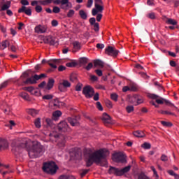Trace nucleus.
Segmentation results:
<instances>
[{"mask_svg": "<svg viewBox=\"0 0 179 179\" xmlns=\"http://www.w3.org/2000/svg\"><path fill=\"white\" fill-rule=\"evenodd\" d=\"M110 156L108 150L100 149L91 154H89L88 159L86 161L87 167H90L93 163L101 164V166H107V157Z\"/></svg>", "mask_w": 179, "mask_h": 179, "instance_id": "1", "label": "nucleus"}, {"mask_svg": "<svg viewBox=\"0 0 179 179\" xmlns=\"http://www.w3.org/2000/svg\"><path fill=\"white\" fill-rule=\"evenodd\" d=\"M42 152H44V146L37 141L31 142V145L28 150V155L31 159H34L41 156Z\"/></svg>", "mask_w": 179, "mask_h": 179, "instance_id": "2", "label": "nucleus"}, {"mask_svg": "<svg viewBox=\"0 0 179 179\" xmlns=\"http://www.w3.org/2000/svg\"><path fill=\"white\" fill-rule=\"evenodd\" d=\"M45 3H54L55 5H59L61 3V8L66 10L69 8H72V3H69V0H46L43 1V4Z\"/></svg>", "mask_w": 179, "mask_h": 179, "instance_id": "3", "label": "nucleus"}, {"mask_svg": "<svg viewBox=\"0 0 179 179\" xmlns=\"http://www.w3.org/2000/svg\"><path fill=\"white\" fill-rule=\"evenodd\" d=\"M57 169L58 166L54 162H45L43 164V170L48 174H55Z\"/></svg>", "mask_w": 179, "mask_h": 179, "instance_id": "4", "label": "nucleus"}, {"mask_svg": "<svg viewBox=\"0 0 179 179\" xmlns=\"http://www.w3.org/2000/svg\"><path fill=\"white\" fill-rule=\"evenodd\" d=\"M50 138H55L56 142H57V146L59 148H64L65 146V136L58 134L56 132L52 131L49 134Z\"/></svg>", "mask_w": 179, "mask_h": 179, "instance_id": "5", "label": "nucleus"}, {"mask_svg": "<svg viewBox=\"0 0 179 179\" xmlns=\"http://www.w3.org/2000/svg\"><path fill=\"white\" fill-rule=\"evenodd\" d=\"M22 8L18 9V13H25L27 16H31V8H27L29 5V0H20Z\"/></svg>", "mask_w": 179, "mask_h": 179, "instance_id": "6", "label": "nucleus"}, {"mask_svg": "<svg viewBox=\"0 0 179 179\" xmlns=\"http://www.w3.org/2000/svg\"><path fill=\"white\" fill-rule=\"evenodd\" d=\"M149 97L150 99H152V100H156V103H157V104H164V103L165 102L166 106H168L169 107H171V108L174 107L173 103L167 99H164L163 98H160L159 99H157L160 96H159L157 94H150Z\"/></svg>", "mask_w": 179, "mask_h": 179, "instance_id": "7", "label": "nucleus"}, {"mask_svg": "<svg viewBox=\"0 0 179 179\" xmlns=\"http://www.w3.org/2000/svg\"><path fill=\"white\" fill-rule=\"evenodd\" d=\"M47 0H33L31 1V6H36L35 10L36 13H41L43 12V7L40 5H43V6H47V5H50L51 3H46L44 4ZM40 3V5H38Z\"/></svg>", "mask_w": 179, "mask_h": 179, "instance_id": "8", "label": "nucleus"}, {"mask_svg": "<svg viewBox=\"0 0 179 179\" xmlns=\"http://www.w3.org/2000/svg\"><path fill=\"white\" fill-rule=\"evenodd\" d=\"M11 146L13 148V152H19L20 149L27 148V141L20 142V141L15 140L12 142Z\"/></svg>", "mask_w": 179, "mask_h": 179, "instance_id": "9", "label": "nucleus"}, {"mask_svg": "<svg viewBox=\"0 0 179 179\" xmlns=\"http://www.w3.org/2000/svg\"><path fill=\"white\" fill-rule=\"evenodd\" d=\"M113 161L116 163H127V156L122 152H117L113 155Z\"/></svg>", "mask_w": 179, "mask_h": 179, "instance_id": "10", "label": "nucleus"}, {"mask_svg": "<svg viewBox=\"0 0 179 179\" xmlns=\"http://www.w3.org/2000/svg\"><path fill=\"white\" fill-rule=\"evenodd\" d=\"M83 94L85 96L86 99H92L94 96V89L90 85H87L83 89Z\"/></svg>", "mask_w": 179, "mask_h": 179, "instance_id": "11", "label": "nucleus"}, {"mask_svg": "<svg viewBox=\"0 0 179 179\" xmlns=\"http://www.w3.org/2000/svg\"><path fill=\"white\" fill-rule=\"evenodd\" d=\"M105 54L110 57H113V58H117V57H118V54H120V50L115 49V48L113 46H108L105 49Z\"/></svg>", "mask_w": 179, "mask_h": 179, "instance_id": "12", "label": "nucleus"}, {"mask_svg": "<svg viewBox=\"0 0 179 179\" xmlns=\"http://www.w3.org/2000/svg\"><path fill=\"white\" fill-rule=\"evenodd\" d=\"M43 41L45 44H49L50 45H58V39L52 36L44 37Z\"/></svg>", "mask_w": 179, "mask_h": 179, "instance_id": "13", "label": "nucleus"}, {"mask_svg": "<svg viewBox=\"0 0 179 179\" xmlns=\"http://www.w3.org/2000/svg\"><path fill=\"white\" fill-rule=\"evenodd\" d=\"M57 129L59 132H68L70 129L68 123L65 121H62L57 125Z\"/></svg>", "mask_w": 179, "mask_h": 179, "instance_id": "14", "label": "nucleus"}, {"mask_svg": "<svg viewBox=\"0 0 179 179\" xmlns=\"http://www.w3.org/2000/svg\"><path fill=\"white\" fill-rule=\"evenodd\" d=\"M47 25H37L34 30L35 33H37L38 34H43V33H46L47 32Z\"/></svg>", "mask_w": 179, "mask_h": 179, "instance_id": "15", "label": "nucleus"}, {"mask_svg": "<svg viewBox=\"0 0 179 179\" xmlns=\"http://www.w3.org/2000/svg\"><path fill=\"white\" fill-rule=\"evenodd\" d=\"M80 120V116H76L74 118L68 117L67 121L72 127H76L79 125V120Z\"/></svg>", "mask_w": 179, "mask_h": 179, "instance_id": "16", "label": "nucleus"}, {"mask_svg": "<svg viewBox=\"0 0 179 179\" xmlns=\"http://www.w3.org/2000/svg\"><path fill=\"white\" fill-rule=\"evenodd\" d=\"M61 62V59H52L48 61V65L53 69H57V64Z\"/></svg>", "mask_w": 179, "mask_h": 179, "instance_id": "17", "label": "nucleus"}, {"mask_svg": "<svg viewBox=\"0 0 179 179\" xmlns=\"http://www.w3.org/2000/svg\"><path fill=\"white\" fill-rule=\"evenodd\" d=\"M101 120L105 125L107 124H111V117L106 113L103 114Z\"/></svg>", "mask_w": 179, "mask_h": 179, "instance_id": "18", "label": "nucleus"}, {"mask_svg": "<svg viewBox=\"0 0 179 179\" xmlns=\"http://www.w3.org/2000/svg\"><path fill=\"white\" fill-rule=\"evenodd\" d=\"M94 6L96 9H99V10L104 9V3L103 0H94Z\"/></svg>", "mask_w": 179, "mask_h": 179, "instance_id": "19", "label": "nucleus"}, {"mask_svg": "<svg viewBox=\"0 0 179 179\" xmlns=\"http://www.w3.org/2000/svg\"><path fill=\"white\" fill-rule=\"evenodd\" d=\"M24 85H36L37 83V80L34 78V76L27 78L23 82Z\"/></svg>", "mask_w": 179, "mask_h": 179, "instance_id": "20", "label": "nucleus"}, {"mask_svg": "<svg viewBox=\"0 0 179 179\" xmlns=\"http://www.w3.org/2000/svg\"><path fill=\"white\" fill-rule=\"evenodd\" d=\"M8 148H9V143L8 141L5 139H2L0 142V151L5 150L6 149H8Z\"/></svg>", "mask_w": 179, "mask_h": 179, "instance_id": "21", "label": "nucleus"}, {"mask_svg": "<svg viewBox=\"0 0 179 179\" xmlns=\"http://www.w3.org/2000/svg\"><path fill=\"white\" fill-rule=\"evenodd\" d=\"M108 173L120 176V169L115 167L110 166Z\"/></svg>", "mask_w": 179, "mask_h": 179, "instance_id": "22", "label": "nucleus"}, {"mask_svg": "<svg viewBox=\"0 0 179 179\" xmlns=\"http://www.w3.org/2000/svg\"><path fill=\"white\" fill-rule=\"evenodd\" d=\"M52 101L53 103V107H55V108H59L61 106H64V104H65L64 102L59 101L58 98L53 99Z\"/></svg>", "mask_w": 179, "mask_h": 179, "instance_id": "23", "label": "nucleus"}, {"mask_svg": "<svg viewBox=\"0 0 179 179\" xmlns=\"http://www.w3.org/2000/svg\"><path fill=\"white\" fill-rule=\"evenodd\" d=\"M131 165H128L122 169H119V176H124V174L129 173V171L131 170Z\"/></svg>", "mask_w": 179, "mask_h": 179, "instance_id": "24", "label": "nucleus"}, {"mask_svg": "<svg viewBox=\"0 0 179 179\" xmlns=\"http://www.w3.org/2000/svg\"><path fill=\"white\" fill-rule=\"evenodd\" d=\"M55 83V80L54 78H49L47 84V90H51L54 87V84Z\"/></svg>", "mask_w": 179, "mask_h": 179, "instance_id": "25", "label": "nucleus"}, {"mask_svg": "<svg viewBox=\"0 0 179 179\" xmlns=\"http://www.w3.org/2000/svg\"><path fill=\"white\" fill-rule=\"evenodd\" d=\"M166 20L165 21V23L166 24H171L172 26H177V20L173 19V18H167V17H165Z\"/></svg>", "mask_w": 179, "mask_h": 179, "instance_id": "26", "label": "nucleus"}, {"mask_svg": "<svg viewBox=\"0 0 179 179\" xmlns=\"http://www.w3.org/2000/svg\"><path fill=\"white\" fill-rule=\"evenodd\" d=\"M61 115H62V112H61L60 110H56L52 113V120H55V121H57V120H58V118H59V117H61Z\"/></svg>", "mask_w": 179, "mask_h": 179, "instance_id": "27", "label": "nucleus"}, {"mask_svg": "<svg viewBox=\"0 0 179 179\" xmlns=\"http://www.w3.org/2000/svg\"><path fill=\"white\" fill-rule=\"evenodd\" d=\"M22 90H25V92H29L31 93V94H36L37 92L34 91V87H24L22 88Z\"/></svg>", "mask_w": 179, "mask_h": 179, "instance_id": "28", "label": "nucleus"}, {"mask_svg": "<svg viewBox=\"0 0 179 179\" xmlns=\"http://www.w3.org/2000/svg\"><path fill=\"white\" fill-rule=\"evenodd\" d=\"M10 8V1H7L6 4L1 6L0 12L8 10Z\"/></svg>", "mask_w": 179, "mask_h": 179, "instance_id": "29", "label": "nucleus"}, {"mask_svg": "<svg viewBox=\"0 0 179 179\" xmlns=\"http://www.w3.org/2000/svg\"><path fill=\"white\" fill-rule=\"evenodd\" d=\"M134 135L136 138H143V137H145V133H143V131H139V130L134 131Z\"/></svg>", "mask_w": 179, "mask_h": 179, "instance_id": "30", "label": "nucleus"}, {"mask_svg": "<svg viewBox=\"0 0 179 179\" xmlns=\"http://www.w3.org/2000/svg\"><path fill=\"white\" fill-rule=\"evenodd\" d=\"M94 66H101V68L104 67V62L100 59H96L94 61Z\"/></svg>", "mask_w": 179, "mask_h": 179, "instance_id": "31", "label": "nucleus"}, {"mask_svg": "<svg viewBox=\"0 0 179 179\" xmlns=\"http://www.w3.org/2000/svg\"><path fill=\"white\" fill-rule=\"evenodd\" d=\"M10 43L8 40H6L0 43V50H5L8 45H10Z\"/></svg>", "mask_w": 179, "mask_h": 179, "instance_id": "32", "label": "nucleus"}, {"mask_svg": "<svg viewBox=\"0 0 179 179\" xmlns=\"http://www.w3.org/2000/svg\"><path fill=\"white\" fill-rule=\"evenodd\" d=\"M20 96L22 97V99L26 100V101H30V96H29V94L26 92H22L20 94Z\"/></svg>", "mask_w": 179, "mask_h": 179, "instance_id": "33", "label": "nucleus"}, {"mask_svg": "<svg viewBox=\"0 0 179 179\" xmlns=\"http://www.w3.org/2000/svg\"><path fill=\"white\" fill-rule=\"evenodd\" d=\"M78 62L80 65H86L89 62V59L87 57H81L79 59Z\"/></svg>", "mask_w": 179, "mask_h": 179, "instance_id": "34", "label": "nucleus"}, {"mask_svg": "<svg viewBox=\"0 0 179 179\" xmlns=\"http://www.w3.org/2000/svg\"><path fill=\"white\" fill-rule=\"evenodd\" d=\"M72 155H73L74 159H76V160H78L80 159V157H82V152L79 151H73L72 152Z\"/></svg>", "mask_w": 179, "mask_h": 179, "instance_id": "35", "label": "nucleus"}, {"mask_svg": "<svg viewBox=\"0 0 179 179\" xmlns=\"http://www.w3.org/2000/svg\"><path fill=\"white\" fill-rule=\"evenodd\" d=\"M79 15L81 19H83V20H86V19H87V14L86 13V12H85V10H80Z\"/></svg>", "mask_w": 179, "mask_h": 179, "instance_id": "36", "label": "nucleus"}, {"mask_svg": "<svg viewBox=\"0 0 179 179\" xmlns=\"http://www.w3.org/2000/svg\"><path fill=\"white\" fill-rule=\"evenodd\" d=\"M142 103H143V97L137 95L136 103H135V106H139V104H142Z\"/></svg>", "mask_w": 179, "mask_h": 179, "instance_id": "37", "label": "nucleus"}, {"mask_svg": "<svg viewBox=\"0 0 179 179\" xmlns=\"http://www.w3.org/2000/svg\"><path fill=\"white\" fill-rule=\"evenodd\" d=\"M45 121L48 127H50V128H54V127H55V124L52 122V120L47 118Z\"/></svg>", "mask_w": 179, "mask_h": 179, "instance_id": "38", "label": "nucleus"}, {"mask_svg": "<svg viewBox=\"0 0 179 179\" xmlns=\"http://www.w3.org/2000/svg\"><path fill=\"white\" fill-rule=\"evenodd\" d=\"M103 10H104V9L99 10V8H93L92 10V16H96L98 13H103Z\"/></svg>", "mask_w": 179, "mask_h": 179, "instance_id": "39", "label": "nucleus"}, {"mask_svg": "<svg viewBox=\"0 0 179 179\" xmlns=\"http://www.w3.org/2000/svg\"><path fill=\"white\" fill-rule=\"evenodd\" d=\"M136 97L137 95L135 94L133 96H131L130 98H129V101L131 103V104H136Z\"/></svg>", "mask_w": 179, "mask_h": 179, "instance_id": "40", "label": "nucleus"}, {"mask_svg": "<svg viewBox=\"0 0 179 179\" xmlns=\"http://www.w3.org/2000/svg\"><path fill=\"white\" fill-rule=\"evenodd\" d=\"M62 85L66 89L68 87H71V83H69V81H68L67 80H63Z\"/></svg>", "mask_w": 179, "mask_h": 179, "instance_id": "41", "label": "nucleus"}, {"mask_svg": "<svg viewBox=\"0 0 179 179\" xmlns=\"http://www.w3.org/2000/svg\"><path fill=\"white\" fill-rule=\"evenodd\" d=\"M73 45L75 50H77L78 51V50H80V43L79 41H74Z\"/></svg>", "mask_w": 179, "mask_h": 179, "instance_id": "42", "label": "nucleus"}, {"mask_svg": "<svg viewBox=\"0 0 179 179\" xmlns=\"http://www.w3.org/2000/svg\"><path fill=\"white\" fill-rule=\"evenodd\" d=\"M34 124L36 128H41V122L40 117L37 118L35 120Z\"/></svg>", "mask_w": 179, "mask_h": 179, "instance_id": "43", "label": "nucleus"}, {"mask_svg": "<svg viewBox=\"0 0 179 179\" xmlns=\"http://www.w3.org/2000/svg\"><path fill=\"white\" fill-rule=\"evenodd\" d=\"M161 124L164 126V127H173V123L170 122H166V121H162Z\"/></svg>", "mask_w": 179, "mask_h": 179, "instance_id": "44", "label": "nucleus"}, {"mask_svg": "<svg viewBox=\"0 0 179 179\" xmlns=\"http://www.w3.org/2000/svg\"><path fill=\"white\" fill-rule=\"evenodd\" d=\"M47 76H45V74L42 73L40 74L39 76L37 74L34 75V78L36 79L37 80H40V79H43V78H45Z\"/></svg>", "mask_w": 179, "mask_h": 179, "instance_id": "45", "label": "nucleus"}, {"mask_svg": "<svg viewBox=\"0 0 179 179\" xmlns=\"http://www.w3.org/2000/svg\"><path fill=\"white\" fill-rule=\"evenodd\" d=\"M141 148L143 149H150L152 148V145L149 143H144L143 144L141 145Z\"/></svg>", "mask_w": 179, "mask_h": 179, "instance_id": "46", "label": "nucleus"}, {"mask_svg": "<svg viewBox=\"0 0 179 179\" xmlns=\"http://www.w3.org/2000/svg\"><path fill=\"white\" fill-rule=\"evenodd\" d=\"M82 87H83V84L81 83H78L77 85L76 86V92H80V90H82Z\"/></svg>", "mask_w": 179, "mask_h": 179, "instance_id": "47", "label": "nucleus"}, {"mask_svg": "<svg viewBox=\"0 0 179 179\" xmlns=\"http://www.w3.org/2000/svg\"><path fill=\"white\" fill-rule=\"evenodd\" d=\"M105 104L108 108H111L113 107V102L108 99L105 101Z\"/></svg>", "mask_w": 179, "mask_h": 179, "instance_id": "48", "label": "nucleus"}, {"mask_svg": "<svg viewBox=\"0 0 179 179\" xmlns=\"http://www.w3.org/2000/svg\"><path fill=\"white\" fill-rule=\"evenodd\" d=\"M70 81L73 83L78 82V77L76 75H71L70 76Z\"/></svg>", "mask_w": 179, "mask_h": 179, "instance_id": "49", "label": "nucleus"}, {"mask_svg": "<svg viewBox=\"0 0 179 179\" xmlns=\"http://www.w3.org/2000/svg\"><path fill=\"white\" fill-rule=\"evenodd\" d=\"M110 99L113 100V101H118V95L115 93L110 94Z\"/></svg>", "mask_w": 179, "mask_h": 179, "instance_id": "50", "label": "nucleus"}, {"mask_svg": "<svg viewBox=\"0 0 179 179\" xmlns=\"http://www.w3.org/2000/svg\"><path fill=\"white\" fill-rule=\"evenodd\" d=\"M54 95L52 94H47L43 96V100H52L53 99Z\"/></svg>", "mask_w": 179, "mask_h": 179, "instance_id": "51", "label": "nucleus"}, {"mask_svg": "<svg viewBox=\"0 0 179 179\" xmlns=\"http://www.w3.org/2000/svg\"><path fill=\"white\" fill-rule=\"evenodd\" d=\"M134 106H128L126 107V111L128 113H132V111H134Z\"/></svg>", "mask_w": 179, "mask_h": 179, "instance_id": "52", "label": "nucleus"}, {"mask_svg": "<svg viewBox=\"0 0 179 179\" xmlns=\"http://www.w3.org/2000/svg\"><path fill=\"white\" fill-rule=\"evenodd\" d=\"M29 114H31L32 117H36V114H38V110L31 109L29 111Z\"/></svg>", "mask_w": 179, "mask_h": 179, "instance_id": "53", "label": "nucleus"}, {"mask_svg": "<svg viewBox=\"0 0 179 179\" xmlns=\"http://www.w3.org/2000/svg\"><path fill=\"white\" fill-rule=\"evenodd\" d=\"M90 170L89 169H83L82 172L80 173V176L82 178L85 177L88 173Z\"/></svg>", "mask_w": 179, "mask_h": 179, "instance_id": "54", "label": "nucleus"}, {"mask_svg": "<svg viewBox=\"0 0 179 179\" xmlns=\"http://www.w3.org/2000/svg\"><path fill=\"white\" fill-rule=\"evenodd\" d=\"M52 12L53 13H59V12H61V8L58 6H55L53 7Z\"/></svg>", "mask_w": 179, "mask_h": 179, "instance_id": "55", "label": "nucleus"}, {"mask_svg": "<svg viewBox=\"0 0 179 179\" xmlns=\"http://www.w3.org/2000/svg\"><path fill=\"white\" fill-rule=\"evenodd\" d=\"M66 66L68 68H73L75 66H76V64L75 62H69L66 64Z\"/></svg>", "mask_w": 179, "mask_h": 179, "instance_id": "56", "label": "nucleus"}, {"mask_svg": "<svg viewBox=\"0 0 179 179\" xmlns=\"http://www.w3.org/2000/svg\"><path fill=\"white\" fill-rule=\"evenodd\" d=\"M161 160L162 162H169V157H167V155L163 154L161 156Z\"/></svg>", "mask_w": 179, "mask_h": 179, "instance_id": "57", "label": "nucleus"}, {"mask_svg": "<svg viewBox=\"0 0 179 179\" xmlns=\"http://www.w3.org/2000/svg\"><path fill=\"white\" fill-rule=\"evenodd\" d=\"M75 15V10H69V13H67V17H72Z\"/></svg>", "mask_w": 179, "mask_h": 179, "instance_id": "58", "label": "nucleus"}, {"mask_svg": "<svg viewBox=\"0 0 179 179\" xmlns=\"http://www.w3.org/2000/svg\"><path fill=\"white\" fill-rule=\"evenodd\" d=\"M96 108H98L99 111H103V106H101V103L99 101L96 102Z\"/></svg>", "mask_w": 179, "mask_h": 179, "instance_id": "59", "label": "nucleus"}, {"mask_svg": "<svg viewBox=\"0 0 179 179\" xmlns=\"http://www.w3.org/2000/svg\"><path fill=\"white\" fill-rule=\"evenodd\" d=\"M94 31H99V30H100V27L99 25V22H96L94 24Z\"/></svg>", "mask_w": 179, "mask_h": 179, "instance_id": "60", "label": "nucleus"}, {"mask_svg": "<svg viewBox=\"0 0 179 179\" xmlns=\"http://www.w3.org/2000/svg\"><path fill=\"white\" fill-rule=\"evenodd\" d=\"M89 22H90V24H91V26H93V25H94V24H96V18H94V17H91L90 20H89Z\"/></svg>", "mask_w": 179, "mask_h": 179, "instance_id": "61", "label": "nucleus"}, {"mask_svg": "<svg viewBox=\"0 0 179 179\" xmlns=\"http://www.w3.org/2000/svg\"><path fill=\"white\" fill-rule=\"evenodd\" d=\"M139 74L141 75V76H142V78H143L144 79H149V76H148V74H146V73H143V72H141V73H139Z\"/></svg>", "mask_w": 179, "mask_h": 179, "instance_id": "62", "label": "nucleus"}, {"mask_svg": "<svg viewBox=\"0 0 179 179\" xmlns=\"http://www.w3.org/2000/svg\"><path fill=\"white\" fill-rule=\"evenodd\" d=\"M93 68V63H89L87 66L85 67L86 71H90L91 69Z\"/></svg>", "mask_w": 179, "mask_h": 179, "instance_id": "63", "label": "nucleus"}, {"mask_svg": "<svg viewBox=\"0 0 179 179\" xmlns=\"http://www.w3.org/2000/svg\"><path fill=\"white\" fill-rule=\"evenodd\" d=\"M138 179H149L145 174H140Z\"/></svg>", "mask_w": 179, "mask_h": 179, "instance_id": "64", "label": "nucleus"}]
</instances>
